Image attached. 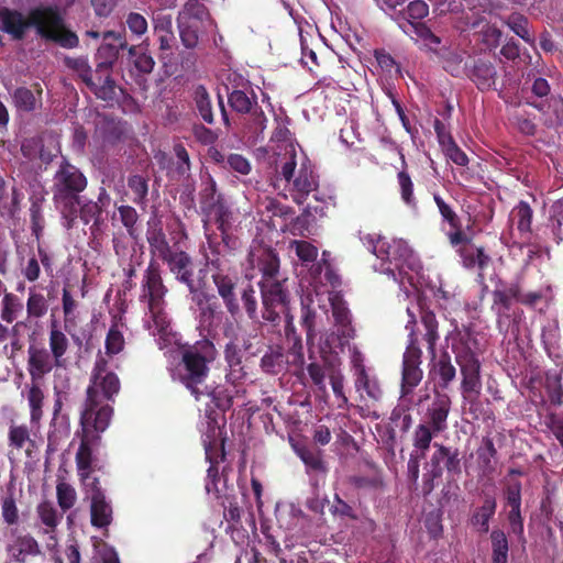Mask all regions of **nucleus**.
<instances>
[{
	"mask_svg": "<svg viewBox=\"0 0 563 563\" xmlns=\"http://www.w3.org/2000/svg\"><path fill=\"white\" fill-rule=\"evenodd\" d=\"M251 266L261 273L258 282L277 279L284 277L280 271V257L276 250L271 246L257 244L249 253Z\"/></svg>",
	"mask_w": 563,
	"mask_h": 563,
	"instance_id": "obj_16",
	"label": "nucleus"
},
{
	"mask_svg": "<svg viewBox=\"0 0 563 563\" xmlns=\"http://www.w3.org/2000/svg\"><path fill=\"white\" fill-rule=\"evenodd\" d=\"M496 514V498L486 495L483 505L477 508L472 515L471 522L473 526L478 527L479 531H488V521Z\"/></svg>",
	"mask_w": 563,
	"mask_h": 563,
	"instance_id": "obj_43",
	"label": "nucleus"
},
{
	"mask_svg": "<svg viewBox=\"0 0 563 563\" xmlns=\"http://www.w3.org/2000/svg\"><path fill=\"white\" fill-rule=\"evenodd\" d=\"M551 230L556 243L563 241V198L556 200L551 207L550 213Z\"/></svg>",
	"mask_w": 563,
	"mask_h": 563,
	"instance_id": "obj_62",
	"label": "nucleus"
},
{
	"mask_svg": "<svg viewBox=\"0 0 563 563\" xmlns=\"http://www.w3.org/2000/svg\"><path fill=\"white\" fill-rule=\"evenodd\" d=\"M434 452L431 453L429 466L433 468L434 476H442L444 471L450 475L461 474V457L457 449L435 442Z\"/></svg>",
	"mask_w": 563,
	"mask_h": 563,
	"instance_id": "obj_23",
	"label": "nucleus"
},
{
	"mask_svg": "<svg viewBox=\"0 0 563 563\" xmlns=\"http://www.w3.org/2000/svg\"><path fill=\"white\" fill-rule=\"evenodd\" d=\"M506 25L518 35L526 43H532L533 37L529 30V19L520 13H511L507 20Z\"/></svg>",
	"mask_w": 563,
	"mask_h": 563,
	"instance_id": "obj_53",
	"label": "nucleus"
},
{
	"mask_svg": "<svg viewBox=\"0 0 563 563\" xmlns=\"http://www.w3.org/2000/svg\"><path fill=\"white\" fill-rule=\"evenodd\" d=\"M481 91L496 89L499 78L496 63L487 57H475L466 62L465 75Z\"/></svg>",
	"mask_w": 563,
	"mask_h": 563,
	"instance_id": "obj_19",
	"label": "nucleus"
},
{
	"mask_svg": "<svg viewBox=\"0 0 563 563\" xmlns=\"http://www.w3.org/2000/svg\"><path fill=\"white\" fill-rule=\"evenodd\" d=\"M354 387L360 398L367 406L379 402L384 397V390L376 376H372L368 372L354 376Z\"/></svg>",
	"mask_w": 563,
	"mask_h": 563,
	"instance_id": "obj_29",
	"label": "nucleus"
},
{
	"mask_svg": "<svg viewBox=\"0 0 563 563\" xmlns=\"http://www.w3.org/2000/svg\"><path fill=\"white\" fill-rule=\"evenodd\" d=\"M365 244L382 261V272L395 283L405 284L407 271L419 267L417 257L406 240H387L386 238H364Z\"/></svg>",
	"mask_w": 563,
	"mask_h": 563,
	"instance_id": "obj_4",
	"label": "nucleus"
},
{
	"mask_svg": "<svg viewBox=\"0 0 563 563\" xmlns=\"http://www.w3.org/2000/svg\"><path fill=\"white\" fill-rule=\"evenodd\" d=\"M419 320L423 329L422 340L427 344V352L434 361L437 358V344L440 340L439 321L435 312L424 303L419 302Z\"/></svg>",
	"mask_w": 563,
	"mask_h": 563,
	"instance_id": "obj_26",
	"label": "nucleus"
},
{
	"mask_svg": "<svg viewBox=\"0 0 563 563\" xmlns=\"http://www.w3.org/2000/svg\"><path fill=\"white\" fill-rule=\"evenodd\" d=\"M438 434H440L438 431H434L433 428L423 424L422 422L417 424L412 435V444L413 448L419 452V456H426V453L432 444V440Z\"/></svg>",
	"mask_w": 563,
	"mask_h": 563,
	"instance_id": "obj_46",
	"label": "nucleus"
},
{
	"mask_svg": "<svg viewBox=\"0 0 563 563\" xmlns=\"http://www.w3.org/2000/svg\"><path fill=\"white\" fill-rule=\"evenodd\" d=\"M30 27L36 29L42 38L63 48L73 49L79 45L77 34L66 27L64 16L57 7H35L30 10L27 18L21 11L0 7V29L13 40H23Z\"/></svg>",
	"mask_w": 563,
	"mask_h": 563,
	"instance_id": "obj_1",
	"label": "nucleus"
},
{
	"mask_svg": "<svg viewBox=\"0 0 563 563\" xmlns=\"http://www.w3.org/2000/svg\"><path fill=\"white\" fill-rule=\"evenodd\" d=\"M173 173L178 179H188L191 173V162L188 150L184 144L178 143L173 146Z\"/></svg>",
	"mask_w": 563,
	"mask_h": 563,
	"instance_id": "obj_45",
	"label": "nucleus"
},
{
	"mask_svg": "<svg viewBox=\"0 0 563 563\" xmlns=\"http://www.w3.org/2000/svg\"><path fill=\"white\" fill-rule=\"evenodd\" d=\"M128 189L131 195V201L142 210H145L148 205L150 178L132 175L128 178Z\"/></svg>",
	"mask_w": 563,
	"mask_h": 563,
	"instance_id": "obj_35",
	"label": "nucleus"
},
{
	"mask_svg": "<svg viewBox=\"0 0 563 563\" xmlns=\"http://www.w3.org/2000/svg\"><path fill=\"white\" fill-rule=\"evenodd\" d=\"M218 357V351L210 339H201L180 350V360L170 371L174 382L183 384L196 400L208 393L206 380L210 364Z\"/></svg>",
	"mask_w": 563,
	"mask_h": 563,
	"instance_id": "obj_2",
	"label": "nucleus"
},
{
	"mask_svg": "<svg viewBox=\"0 0 563 563\" xmlns=\"http://www.w3.org/2000/svg\"><path fill=\"white\" fill-rule=\"evenodd\" d=\"M512 218L517 220V230L520 233H531L533 211L529 203L520 201L511 211Z\"/></svg>",
	"mask_w": 563,
	"mask_h": 563,
	"instance_id": "obj_52",
	"label": "nucleus"
},
{
	"mask_svg": "<svg viewBox=\"0 0 563 563\" xmlns=\"http://www.w3.org/2000/svg\"><path fill=\"white\" fill-rule=\"evenodd\" d=\"M222 200L223 197L221 194H218L216 180L209 178V181L203 184V187L199 192V203L201 212Z\"/></svg>",
	"mask_w": 563,
	"mask_h": 563,
	"instance_id": "obj_57",
	"label": "nucleus"
},
{
	"mask_svg": "<svg viewBox=\"0 0 563 563\" xmlns=\"http://www.w3.org/2000/svg\"><path fill=\"white\" fill-rule=\"evenodd\" d=\"M476 339L468 330L459 333L456 341L452 344L455 363L462 373V393H474L479 395L482 388L481 363L473 346L476 345Z\"/></svg>",
	"mask_w": 563,
	"mask_h": 563,
	"instance_id": "obj_9",
	"label": "nucleus"
},
{
	"mask_svg": "<svg viewBox=\"0 0 563 563\" xmlns=\"http://www.w3.org/2000/svg\"><path fill=\"white\" fill-rule=\"evenodd\" d=\"M194 101L196 110L199 117H201V120L206 123L213 124L214 115L212 100L210 99V93L203 86H197L194 89Z\"/></svg>",
	"mask_w": 563,
	"mask_h": 563,
	"instance_id": "obj_42",
	"label": "nucleus"
},
{
	"mask_svg": "<svg viewBox=\"0 0 563 563\" xmlns=\"http://www.w3.org/2000/svg\"><path fill=\"white\" fill-rule=\"evenodd\" d=\"M287 358L280 349L266 352L261 358V367L267 374H279L286 368Z\"/></svg>",
	"mask_w": 563,
	"mask_h": 563,
	"instance_id": "obj_49",
	"label": "nucleus"
},
{
	"mask_svg": "<svg viewBox=\"0 0 563 563\" xmlns=\"http://www.w3.org/2000/svg\"><path fill=\"white\" fill-rule=\"evenodd\" d=\"M129 48L124 31L108 30L102 32V42L95 55V77L101 82L103 75L112 74V68L122 51Z\"/></svg>",
	"mask_w": 563,
	"mask_h": 563,
	"instance_id": "obj_12",
	"label": "nucleus"
},
{
	"mask_svg": "<svg viewBox=\"0 0 563 563\" xmlns=\"http://www.w3.org/2000/svg\"><path fill=\"white\" fill-rule=\"evenodd\" d=\"M209 274H211L217 292L231 317H236L240 313L239 294L247 317L253 321L258 320L256 291L251 283L239 287V273L231 266L225 268L218 266L217 271H209Z\"/></svg>",
	"mask_w": 563,
	"mask_h": 563,
	"instance_id": "obj_6",
	"label": "nucleus"
},
{
	"mask_svg": "<svg viewBox=\"0 0 563 563\" xmlns=\"http://www.w3.org/2000/svg\"><path fill=\"white\" fill-rule=\"evenodd\" d=\"M437 371L440 377V386L444 389L448 388L454 380L456 371L446 352H444L437 362Z\"/></svg>",
	"mask_w": 563,
	"mask_h": 563,
	"instance_id": "obj_59",
	"label": "nucleus"
},
{
	"mask_svg": "<svg viewBox=\"0 0 563 563\" xmlns=\"http://www.w3.org/2000/svg\"><path fill=\"white\" fill-rule=\"evenodd\" d=\"M410 320L408 321L406 329L409 332V343L402 360V378H401V397L406 398L411 395L415 388L420 384L422 379V369L420 368L422 352L419 347L418 335L416 332V316L411 310L407 309Z\"/></svg>",
	"mask_w": 563,
	"mask_h": 563,
	"instance_id": "obj_10",
	"label": "nucleus"
},
{
	"mask_svg": "<svg viewBox=\"0 0 563 563\" xmlns=\"http://www.w3.org/2000/svg\"><path fill=\"white\" fill-rule=\"evenodd\" d=\"M107 415L102 412L99 417L80 416L79 424L81 427L80 443L75 454V463L79 481L89 477V472H100L104 474V466L99 465L93 455V450L100 444V434L108 428L110 422L106 421Z\"/></svg>",
	"mask_w": 563,
	"mask_h": 563,
	"instance_id": "obj_7",
	"label": "nucleus"
},
{
	"mask_svg": "<svg viewBox=\"0 0 563 563\" xmlns=\"http://www.w3.org/2000/svg\"><path fill=\"white\" fill-rule=\"evenodd\" d=\"M121 390V382L117 373L108 369V363L103 357L96 361L92 368L90 385L80 416L99 417L104 412L106 422L110 423L113 413L112 407L106 401H112Z\"/></svg>",
	"mask_w": 563,
	"mask_h": 563,
	"instance_id": "obj_5",
	"label": "nucleus"
},
{
	"mask_svg": "<svg viewBox=\"0 0 563 563\" xmlns=\"http://www.w3.org/2000/svg\"><path fill=\"white\" fill-rule=\"evenodd\" d=\"M298 456L306 464L308 470L317 473H325L327 466L319 451L303 449L298 452Z\"/></svg>",
	"mask_w": 563,
	"mask_h": 563,
	"instance_id": "obj_64",
	"label": "nucleus"
},
{
	"mask_svg": "<svg viewBox=\"0 0 563 563\" xmlns=\"http://www.w3.org/2000/svg\"><path fill=\"white\" fill-rule=\"evenodd\" d=\"M191 296V302L196 305V319L199 328L210 331L216 327V319L219 314V302L217 297L199 287V285L188 289Z\"/></svg>",
	"mask_w": 563,
	"mask_h": 563,
	"instance_id": "obj_18",
	"label": "nucleus"
},
{
	"mask_svg": "<svg viewBox=\"0 0 563 563\" xmlns=\"http://www.w3.org/2000/svg\"><path fill=\"white\" fill-rule=\"evenodd\" d=\"M207 439H210V435H206V439H203L205 455L209 462L205 488L207 493H219V463L225 457L224 440L221 439L220 443H218V440L214 438L212 440Z\"/></svg>",
	"mask_w": 563,
	"mask_h": 563,
	"instance_id": "obj_22",
	"label": "nucleus"
},
{
	"mask_svg": "<svg viewBox=\"0 0 563 563\" xmlns=\"http://www.w3.org/2000/svg\"><path fill=\"white\" fill-rule=\"evenodd\" d=\"M176 23L181 43L188 49L197 48L203 36L217 27L210 10L200 0H188L178 12Z\"/></svg>",
	"mask_w": 563,
	"mask_h": 563,
	"instance_id": "obj_8",
	"label": "nucleus"
},
{
	"mask_svg": "<svg viewBox=\"0 0 563 563\" xmlns=\"http://www.w3.org/2000/svg\"><path fill=\"white\" fill-rule=\"evenodd\" d=\"M330 200V197L324 198L323 196L319 195V200L314 199L316 205H312L311 202L308 203L307 208L303 209V212L297 217V224L300 227H307L311 222H316L318 217L322 218L327 216Z\"/></svg>",
	"mask_w": 563,
	"mask_h": 563,
	"instance_id": "obj_40",
	"label": "nucleus"
},
{
	"mask_svg": "<svg viewBox=\"0 0 563 563\" xmlns=\"http://www.w3.org/2000/svg\"><path fill=\"white\" fill-rule=\"evenodd\" d=\"M531 91L540 101L526 97V104L533 107L542 114H547L548 110L552 108L554 114H556V120L563 122V99L556 97L548 98L550 95V85L547 79L541 77L536 78L531 86Z\"/></svg>",
	"mask_w": 563,
	"mask_h": 563,
	"instance_id": "obj_21",
	"label": "nucleus"
},
{
	"mask_svg": "<svg viewBox=\"0 0 563 563\" xmlns=\"http://www.w3.org/2000/svg\"><path fill=\"white\" fill-rule=\"evenodd\" d=\"M161 261L166 264L175 279L185 285L187 289H192L198 285L194 278V260L188 252L175 249Z\"/></svg>",
	"mask_w": 563,
	"mask_h": 563,
	"instance_id": "obj_20",
	"label": "nucleus"
},
{
	"mask_svg": "<svg viewBox=\"0 0 563 563\" xmlns=\"http://www.w3.org/2000/svg\"><path fill=\"white\" fill-rule=\"evenodd\" d=\"M88 186V178L67 158L63 157L53 178V196H79Z\"/></svg>",
	"mask_w": 563,
	"mask_h": 563,
	"instance_id": "obj_14",
	"label": "nucleus"
},
{
	"mask_svg": "<svg viewBox=\"0 0 563 563\" xmlns=\"http://www.w3.org/2000/svg\"><path fill=\"white\" fill-rule=\"evenodd\" d=\"M289 147L290 151H288L287 155L282 158L276 169L278 177L284 179L287 183V186L297 177L299 167V154L296 152L294 145H289Z\"/></svg>",
	"mask_w": 563,
	"mask_h": 563,
	"instance_id": "obj_41",
	"label": "nucleus"
},
{
	"mask_svg": "<svg viewBox=\"0 0 563 563\" xmlns=\"http://www.w3.org/2000/svg\"><path fill=\"white\" fill-rule=\"evenodd\" d=\"M129 56L133 58L135 69L143 74H151L155 67L154 57L145 52H140L137 47L131 46L128 48Z\"/></svg>",
	"mask_w": 563,
	"mask_h": 563,
	"instance_id": "obj_60",
	"label": "nucleus"
},
{
	"mask_svg": "<svg viewBox=\"0 0 563 563\" xmlns=\"http://www.w3.org/2000/svg\"><path fill=\"white\" fill-rule=\"evenodd\" d=\"M36 514L40 518L41 522L46 527V529L56 530L63 515H58L54 505L47 500L42 501L36 507Z\"/></svg>",
	"mask_w": 563,
	"mask_h": 563,
	"instance_id": "obj_54",
	"label": "nucleus"
},
{
	"mask_svg": "<svg viewBox=\"0 0 563 563\" xmlns=\"http://www.w3.org/2000/svg\"><path fill=\"white\" fill-rule=\"evenodd\" d=\"M459 255L462 257V266L467 269L478 268V277L484 278V271L488 267L490 257L485 253L483 246L470 244L462 246L459 250Z\"/></svg>",
	"mask_w": 563,
	"mask_h": 563,
	"instance_id": "obj_30",
	"label": "nucleus"
},
{
	"mask_svg": "<svg viewBox=\"0 0 563 563\" xmlns=\"http://www.w3.org/2000/svg\"><path fill=\"white\" fill-rule=\"evenodd\" d=\"M68 347L69 341L66 333L58 329L56 323H53L48 332V349H51L48 352L53 355L56 366L60 367L65 365L64 356Z\"/></svg>",
	"mask_w": 563,
	"mask_h": 563,
	"instance_id": "obj_33",
	"label": "nucleus"
},
{
	"mask_svg": "<svg viewBox=\"0 0 563 563\" xmlns=\"http://www.w3.org/2000/svg\"><path fill=\"white\" fill-rule=\"evenodd\" d=\"M413 33L423 43V45L431 52L439 54V48L442 43L441 37L430 30L428 25L421 22L410 23Z\"/></svg>",
	"mask_w": 563,
	"mask_h": 563,
	"instance_id": "obj_51",
	"label": "nucleus"
},
{
	"mask_svg": "<svg viewBox=\"0 0 563 563\" xmlns=\"http://www.w3.org/2000/svg\"><path fill=\"white\" fill-rule=\"evenodd\" d=\"M167 292L158 263L151 261L142 275L140 302H144L148 309L157 310L165 305Z\"/></svg>",
	"mask_w": 563,
	"mask_h": 563,
	"instance_id": "obj_15",
	"label": "nucleus"
},
{
	"mask_svg": "<svg viewBox=\"0 0 563 563\" xmlns=\"http://www.w3.org/2000/svg\"><path fill=\"white\" fill-rule=\"evenodd\" d=\"M317 317L316 308L310 302L301 301L299 324L306 330L308 344H313L317 336Z\"/></svg>",
	"mask_w": 563,
	"mask_h": 563,
	"instance_id": "obj_44",
	"label": "nucleus"
},
{
	"mask_svg": "<svg viewBox=\"0 0 563 563\" xmlns=\"http://www.w3.org/2000/svg\"><path fill=\"white\" fill-rule=\"evenodd\" d=\"M498 452L496 451V446L493 443V440L489 437H484L482 439V443L477 449V457L481 466L485 471H492L493 465L492 461L496 457Z\"/></svg>",
	"mask_w": 563,
	"mask_h": 563,
	"instance_id": "obj_63",
	"label": "nucleus"
},
{
	"mask_svg": "<svg viewBox=\"0 0 563 563\" xmlns=\"http://www.w3.org/2000/svg\"><path fill=\"white\" fill-rule=\"evenodd\" d=\"M57 503L63 512L71 509L77 500V494L73 486L65 482H59L56 486Z\"/></svg>",
	"mask_w": 563,
	"mask_h": 563,
	"instance_id": "obj_61",
	"label": "nucleus"
},
{
	"mask_svg": "<svg viewBox=\"0 0 563 563\" xmlns=\"http://www.w3.org/2000/svg\"><path fill=\"white\" fill-rule=\"evenodd\" d=\"M27 372L32 383H41L55 365L54 357L44 347L31 345L27 350Z\"/></svg>",
	"mask_w": 563,
	"mask_h": 563,
	"instance_id": "obj_27",
	"label": "nucleus"
},
{
	"mask_svg": "<svg viewBox=\"0 0 563 563\" xmlns=\"http://www.w3.org/2000/svg\"><path fill=\"white\" fill-rule=\"evenodd\" d=\"M48 310V298L40 291V287L34 285L29 288L26 300V318L18 321L14 329H35L38 327V320L42 319Z\"/></svg>",
	"mask_w": 563,
	"mask_h": 563,
	"instance_id": "obj_24",
	"label": "nucleus"
},
{
	"mask_svg": "<svg viewBox=\"0 0 563 563\" xmlns=\"http://www.w3.org/2000/svg\"><path fill=\"white\" fill-rule=\"evenodd\" d=\"M65 66L74 71L84 85H86L95 96L102 101L115 100V80L110 75H103L101 82L95 80L93 73L87 55L78 57L64 58Z\"/></svg>",
	"mask_w": 563,
	"mask_h": 563,
	"instance_id": "obj_11",
	"label": "nucleus"
},
{
	"mask_svg": "<svg viewBox=\"0 0 563 563\" xmlns=\"http://www.w3.org/2000/svg\"><path fill=\"white\" fill-rule=\"evenodd\" d=\"M287 187L291 200L298 205H305L310 195L319 200V175L316 166L306 153H299V167L297 177Z\"/></svg>",
	"mask_w": 563,
	"mask_h": 563,
	"instance_id": "obj_13",
	"label": "nucleus"
},
{
	"mask_svg": "<svg viewBox=\"0 0 563 563\" xmlns=\"http://www.w3.org/2000/svg\"><path fill=\"white\" fill-rule=\"evenodd\" d=\"M56 208L60 211L67 230L75 225L79 216L80 197L79 196H53Z\"/></svg>",
	"mask_w": 563,
	"mask_h": 563,
	"instance_id": "obj_32",
	"label": "nucleus"
},
{
	"mask_svg": "<svg viewBox=\"0 0 563 563\" xmlns=\"http://www.w3.org/2000/svg\"><path fill=\"white\" fill-rule=\"evenodd\" d=\"M43 400L44 391L42 390L40 383H32L27 391V401L30 406V419L32 423H38L43 416Z\"/></svg>",
	"mask_w": 563,
	"mask_h": 563,
	"instance_id": "obj_48",
	"label": "nucleus"
},
{
	"mask_svg": "<svg viewBox=\"0 0 563 563\" xmlns=\"http://www.w3.org/2000/svg\"><path fill=\"white\" fill-rule=\"evenodd\" d=\"M451 405L452 401L448 394H435L433 400H431L426 409L422 423H426L439 433L444 432L449 427L448 418Z\"/></svg>",
	"mask_w": 563,
	"mask_h": 563,
	"instance_id": "obj_25",
	"label": "nucleus"
},
{
	"mask_svg": "<svg viewBox=\"0 0 563 563\" xmlns=\"http://www.w3.org/2000/svg\"><path fill=\"white\" fill-rule=\"evenodd\" d=\"M202 212L213 219L218 225V229L230 228L231 227V216L229 207L227 206L224 199L212 207L203 209Z\"/></svg>",
	"mask_w": 563,
	"mask_h": 563,
	"instance_id": "obj_55",
	"label": "nucleus"
},
{
	"mask_svg": "<svg viewBox=\"0 0 563 563\" xmlns=\"http://www.w3.org/2000/svg\"><path fill=\"white\" fill-rule=\"evenodd\" d=\"M287 277L258 282L257 286L262 300V319L273 327H279L285 316V334L290 343L289 352L295 360L302 362V342L294 324V316L289 311L290 292L287 287Z\"/></svg>",
	"mask_w": 563,
	"mask_h": 563,
	"instance_id": "obj_3",
	"label": "nucleus"
},
{
	"mask_svg": "<svg viewBox=\"0 0 563 563\" xmlns=\"http://www.w3.org/2000/svg\"><path fill=\"white\" fill-rule=\"evenodd\" d=\"M207 246H209V252L203 255V258L205 265L209 272L217 271L218 264L219 268L230 267L225 258L230 253L223 247L222 243L216 242V240L209 238L207 239Z\"/></svg>",
	"mask_w": 563,
	"mask_h": 563,
	"instance_id": "obj_38",
	"label": "nucleus"
},
{
	"mask_svg": "<svg viewBox=\"0 0 563 563\" xmlns=\"http://www.w3.org/2000/svg\"><path fill=\"white\" fill-rule=\"evenodd\" d=\"M493 305L492 308L497 312V325L501 333H507L510 322V308L511 299L501 291V289H495L492 292Z\"/></svg>",
	"mask_w": 563,
	"mask_h": 563,
	"instance_id": "obj_34",
	"label": "nucleus"
},
{
	"mask_svg": "<svg viewBox=\"0 0 563 563\" xmlns=\"http://www.w3.org/2000/svg\"><path fill=\"white\" fill-rule=\"evenodd\" d=\"M440 54L443 69L452 77H461L466 75V62H463V54L457 51L444 49Z\"/></svg>",
	"mask_w": 563,
	"mask_h": 563,
	"instance_id": "obj_47",
	"label": "nucleus"
},
{
	"mask_svg": "<svg viewBox=\"0 0 563 563\" xmlns=\"http://www.w3.org/2000/svg\"><path fill=\"white\" fill-rule=\"evenodd\" d=\"M290 245L294 247L301 264L307 266L317 261L319 251L311 242H307V240H292Z\"/></svg>",
	"mask_w": 563,
	"mask_h": 563,
	"instance_id": "obj_56",
	"label": "nucleus"
},
{
	"mask_svg": "<svg viewBox=\"0 0 563 563\" xmlns=\"http://www.w3.org/2000/svg\"><path fill=\"white\" fill-rule=\"evenodd\" d=\"M252 96L242 89H232L228 92V103L230 108L239 114H251L256 132H263L266 126V117L258 106L257 97L253 90Z\"/></svg>",
	"mask_w": 563,
	"mask_h": 563,
	"instance_id": "obj_17",
	"label": "nucleus"
},
{
	"mask_svg": "<svg viewBox=\"0 0 563 563\" xmlns=\"http://www.w3.org/2000/svg\"><path fill=\"white\" fill-rule=\"evenodd\" d=\"M125 340L123 333L119 330L118 325H111L107 332L104 340L106 354L109 356L121 353L124 349Z\"/></svg>",
	"mask_w": 563,
	"mask_h": 563,
	"instance_id": "obj_58",
	"label": "nucleus"
},
{
	"mask_svg": "<svg viewBox=\"0 0 563 563\" xmlns=\"http://www.w3.org/2000/svg\"><path fill=\"white\" fill-rule=\"evenodd\" d=\"M13 549L16 550L13 558L20 563H24L29 555L37 556L41 554V548L37 541L29 533L18 536L14 540Z\"/></svg>",
	"mask_w": 563,
	"mask_h": 563,
	"instance_id": "obj_39",
	"label": "nucleus"
},
{
	"mask_svg": "<svg viewBox=\"0 0 563 563\" xmlns=\"http://www.w3.org/2000/svg\"><path fill=\"white\" fill-rule=\"evenodd\" d=\"M490 540V563H508L509 542L506 533L501 529H493L489 534Z\"/></svg>",
	"mask_w": 563,
	"mask_h": 563,
	"instance_id": "obj_37",
	"label": "nucleus"
},
{
	"mask_svg": "<svg viewBox=\"0 0 563 563\" xmlns=\"http://www.w3.org/2000/svg\"><path fill=\"white\" fill-rule=\"evenodd\" d=\"M23 310V302L21 299L12 294L5 292L1 301V320L5 323H12L18 314Z\"/></svg>",
	"mask_w": 563,
	"mask_h": 563,
	"instance_id": "obj_50",
	"label": "nucleus"
},
{
	"mask_svg": "<svg viewBox=\"0 0 563 563\" xmlns=\"http://www.w3.org/2000/svg\"><path fill=\"white\" fill-rule=\"evenodd\" d=\"M42 88L35 82L32 88L20 86L12 91V103L18 112L32 113L42 106Z\"/></svg>",
	"mask_w": 563,
	"mask_h": 563,
	"instance_id": "obj_28",
	"label": "nucleus"
},
{
	"mask_svg": "<svg viewBox=\"0 0 563 563\" xmlns=\"http://www.w3.org/2000/svg\"><path fill=\"white\" fill-rule=\"evenodd\" d=\"M91 499V525L97 528H104L111 523L112 508L106 499V495L97 494Z\"/></svg>",
	"mask_w": 563,
	"mask_h": 563,
	"instance_id": "obj_36",
	"label": "nucleus"
},
{
	"mask_svg": "<svg viewBox=\"0 0 563 563\" xmlns=\"http://www.w3.org/2000/svg\"><path fill=\"white\" fill-rule=\"evenodd\" d=\"M145 239H147V243L150 244L151 254L158 257L159 260H162L174 250L169 245L159 221L148 222V229L147 232H145Z\"/></svg>",
	"mask_w": 563,
	"mask_h": 563,
	"instance_id": "obj_31",
	"label": "nucleus"
}]
</instances>
